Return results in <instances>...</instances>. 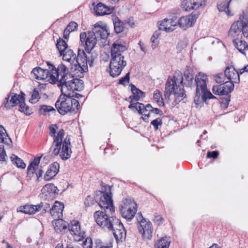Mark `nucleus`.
<instances>
[{
    "label": "nucleus",
    "instance_id": "24",
    "mask_svg": "<svg viewBox=\"0 0 248 248\" xmlns=\"http://www.w3.org/2000/svg\"><path fill=\"white\" fill-rule=\"evenodd\" d=\"M152 106L150 104L145 106L143 104H139V113H143L142 119L145 122H148V118L152 111Z\"/></svg>",
    "mask_w": 248,
    "mask_h": 248
},
{
    "label": "nucleus",
    "instance_id": "56",
    "mask_svg": "<svg viewBox=\"0 0 248 248\" xmlns=\"http://www.w3.org/2000/svg\"><path fill=\"white\" fill-rule=\"evenodd\" d=\"M140 104L141 103H140L139 102H136L135 103H130L128 108H129L132 109L133 110H134L135 111H138L139 112V104Z\"/></svg>",
    "mask_w": 248,
    "mask_h": 248
},
{
    "label": "nucleus",
    "instance_id": "20",
    "mask_svg": "<svg viewBox=\"0 0 248 248\" xmlns=\"http://www.w3.org/2000/svg\"><path fill=\"white\" fill-rule=\"evenodd\" d=\"M63 208L64 205L62 202L56 201L52 208L49 209L50 213L54 219L62 218Z\"/></svg>",
    "mask_w": 248,
    "mask_h": 248
},
{
    "label": "nucleus",
    "instance_id": "54",
    "mask_svg": "<svg viewBox=\"0 0 248 248\" xmlns=\"http://www.w3.org/2000/svg\"><path fill=\"white\" fill-rule=\"evenodd\" d=\"M84 203L86 206H90L93 204V198L90 196H88L85 200Z\"/></svg>",
    "mask_w": 248,
    "mask_h": 248
},
{
    "label": "nucleus",
    "instance_id": "62",
    "mask_svg": "<svg viewBox=\"0 0 248 248\" xmlns=\"http://www.w3.org/2000/svg\"><path fill=\"white\" fill-rule=\"evenodd\" d=\"M66 248H80L78 246H74L72 244H67Z\"/></svg>",
    "mask_w": 248,
    "mask_h": 248
},
{
    "label": "nucleus",
    "instance_id": "7",
    "mask_svg": "<svg viewBox=\"0 0 248 248\" xmlns=\"http://www.w3.org/2000/svg\"><path fill=\"white\" fill-rule=\"evenodd\" d=\"M183 78L182 76L180 78L174 76L172 78H168L165 87L164 93L165 99L169 100L171 94H173L175 97L174 102L178 104L185 97L184 90L178 84L182 83Z\"/></svg>",
    "mask_w": 248,
    "mask_h": 248
},
{
    "label": "nucleus",
    "instance_id": "35",
    "mask_svg": "<svg viewBox=\"0 0 248 248\" xmlns=\"http://www.w3.org/2000/svg\"><path fill=\"white\" fill-rule=\"evenodd\" d=\"M170 243V237H164L160 239L157 242V248H169Z\"/></svg>",
    "mask_w": 248,
    "mask_h": 248
},
{
    "label": "nucleus",
    "instance_id": "59",
    "mask_svg": "<svg viewBox=\"0 0 248 248\" xmlns=\"http://www.w3.org/2000/svg\"><path fill=\"white\" fill-rule=\"evenodd\" d=\"M154 113L156 114H162V112L161 110L157 108H154L152 107V111L151 113Z\"/></svg>",
    "mask_w": 248,
    "mask_h": 248
},
{
    "label": "nucleus",
    "instance_id": "27",
    "mask_svg": "<svg viewBox=\"0 0 248 248\" xmlns=\"http://www.w3.org/2000/svg\"><path fill=\"white\" fill-rule=\"evenodd\" d=\"M94 11L96 15L103 16L110 14L112 12L113 9L100 2L94 7Z\"/></svg>",
    "mask_w": 248,
    "mask_h": 248
},
{
    "label": "nucleus",
    "instance_id": "9",
    "mask_svg": "<svg viewBox=\"0 0 248 248\" xmlns=\"http://www.w3.org/2000/svg\"><path fill=\"white\" fill-rule=\"evenodd\" d=\"M95 58V55L93 56L91 53L87 55L83 50L78 49L74 65L79 71L86 72L88 71V64L91 67L92 66Z\"/></svg>",
    "mask_w": 248,
    "mask_h": 248
},
{
    "label": "nucleus",
    "instance_id": "31",
    "mask_svg": "<svg viewBox=\"0 0 248 248\" xmlns=\"http://www.w3.org/2000/svg\"><path fill=\"white\" fill-rule=\"evenodd\" d=\"M17 211H19L26 214L32 215L34 214L38 211L37 205H25L24 206H21L20 207V209L19 210H17Z\"/></svg>",
    "mask_w": 248,
    "mask_h": 248
},
{
    "label": "nucleus",
    "instance_id": "47",
    "mask_svg": "<svg viewBox=\"0 0 248 248\" xmlns=\"http://www.w3.org/2000/svg\"><path fill=\"white\" fill-rule=\"evenodd\" d=\"M112 245L109 243L108 245H105L102 242L97 241L95 243V248H112Z\"/></svg>",
    "mask_w": 248,
    "mask_h": 248
},
{
    "label": "nucleus",
    "instance_id": "64",
    "mask_svg": "<svg viewBox=\"0 0 248 248\" xmlns=\"http://www.w3.org/2000/svg\"><path fill=\"white\" fill-rule=\"evenodd\" d=\"M209 248H221L217 244H213Z\"/></svg>",
    "mask_w": 248,
    "mask_h": 248
},
{
    "label": "nucleus",
    "instance_id": "3",
    "mask_svg": "<svg viewBox=\"0 0 248 248\" xmlns=\"http://www.w3.org/2000/svg\"><path fill=\"white\" fill-rule=\"evenodd\" d=\"M47 64L48 66V69H43L39 67H36L32 70L31 74L33 75L34 78L37 80H47L50 83H57L58 85L59 80H64L68 77L72 78L71 75L68 74V69L63 64H60L57 68L49 62H47Z\"/></svg>",
    "mask_w": 248,
    "mask_h": 248
},
{
    "label": "nucleus",
    "instance_id": "25",
    "mask_svg": "<svg viewBox=\"0 0 248 248\" xmlns=\"http://www.w3.org/2000/svg\"><path fill=\"white\" fill-rule=\"evenodd\" d=\"M52 224L57 232H64L67 229L68 224L66 221L61 219V218L54 219L52 221Z\"/></svg>",
    "mask_w": 248,
    "mask_h": 248
},
{
    "label": "nucleus",
    "instance_id": "19",
    "mask_svg": "<svg viewBox=\"0 0 248 248\" xmlns=\"http://www.w3.org/2000/svg\"><path fill=\"white\" fill-rule=\"evenodd\" d=\"M240 71H236L232 66L227 67L224 71V75L229 81L233 83H238L240 80Z\"/></svg>",
    "mask_w": 248,
    "mask_h": 248
},
{
    "label": "nucleus",
    "instance_id": "57",
    "mask_svg": "<svg viewBox=\"0 0 248 248\" xmlns=\"http://www.w3.org/2000/svg\"><path fill=\"white\" fill-rule=\"evenodd\" d=\"M163 218L160 215L155 216L154 221L158 225H160L163 222Z\"/></svg>",
    "mask_w": 248,
    "mask_h": 248
},
{
    "label": "nucleus",
    "instance_id": "22",
    "mask_svg": "<svg viewBox=\"0 0 248 248\" xmlns=\"http://www.w3.org/2000/svg\"><path fill=\"white\" fill-rule=\"evenodd\" d=\"M59 164L57 162H54L51 164L48 168L44 175V179L46 181H49L52 179L59 172Z\"/></svg>",
    "mask_w": 248,
    "mask_h": 248
},
{
    "label": "nucleus",
    "instance_id": "63",
    "mask_svg": "<svg viewBox=\"0 0 248 248\" xmlns=\"http://www.w3.org/2000/svg\"><path fill=\"white\" fill-rule=\"evenodd\" d=\"M185 78L186 79V80H188V81H191L193 79V77L191 75V76H186L185 75Z\"/></svg>",
    "mask_w": 248,
    "mask_h": 248
},
{
    "label": "nucleus",
    "instance_id": "6",
    "mask_svg": "<svg viewBox=\"0 0 248 248\" xmlns=\"http://www.w3.org/2000/svg\"><path fill=\"white\" fill-rule=\"evenodd\" d=\"M60 134L55 142H53L51 147V154L54 155H59L63 160H66L70 158L72 153L70 138L67 136L63 139H60Z\"/></svg>",
    "mask_w": 248,
    "mask_h": 248
},
{
    "label": "nucleus",
    "instance_id": "44",
    "mask_svg": "<svg viewBox=\"0 0 248 248\" xmlns=\"http://www.w3.org/2000/svg\"><path fill=\"white\" fill-rule=\"evenodd\" d=\"M37 207L38 208V211L43 209L45 212H46L49 209L50 205L47 203L41 202L40 204L37 205Z\"/></svg>",
    "mask_w": 248,
    "mask_h": 248
},
{
    "label": "nucleus",
    "instance_id": "4",
    "mask_svg": "<svg viewBox=\"0 0 248 248\" xmlns=\"http://www.w3.org/2000/svg\"><path fill=\"white\" fill-rule=\"evenodd\" d=\"M127 49L124 42L118 40L115 41L111 48V60L109 63V73L112 77L119 76L126 65L122 53Z\"/></svg>",
    "mask_w": 248,
    "mask_h": 248
},
{
    "label": "nucleus",
    "instance_id": "26",
    "mask_svg": "<svg viewBox=\"0 0 248 248\" xmlns=\"http://www.w3.org/2000/svg\"><path fill=\"white\" fill-rule=\"evenodd\" d=\"M62 53L63 60L69 62L70 65H74L77 55L73 50L68 48Z\"/></svg>",
    "mask_w": 248,
    "mask_h": 248
},
{
    "label": "nucleus",
    "instance_id": "45",
    "mask_svg": "<svg viewBox=\"0 0 248 248\" xmlns=\"http://www.w3.org/2000/svg\"><path fill=\"white\" fill-rule=\"evenodd\" d=\"M151 124L153 125L155 130L158 129V126H161L162 124V119L158 118L152 121Z\"/></svg>",
    "mask_w": 248,
    "mask_h": 248
},
{
    "label": "nucleus",
    "instance_id": "49",
    "mask_svg": "<svg viewBox=\"0 0 248 248\" xmlns=\"http://www.w3.org/2000/svg\"><path fill=\"white\" fill-rule=\"evenodd\" d=\"M41 156L35 158L33 161H32L28 166H31L34 169L38 168V165L40 162Z\"/></svg>",
    "mask_w": 248,
    "mask_h": 248
},
{
    "label": "nucleus",
    "instance_id": "11",
    "mask_svg": "<svg viewBox=\"0 0 248 248\" xmlns=\"http://www.w3.org/2000/svg\"><path fill=\"white\" fill-rule=\"evenodd\" d=\"M138 229L142 238L144 239L150 240L152 237L153 231L151 222H147L141 214L138 219Z\"/></svg>",
    "mask_w": 248,
    "mask_h": 248
},
{
    "label": "nucleus",
    "instance_id": "32",
    "mask_svg": "<svg viewBox=\"0 0 248 248\" xmlns=\"http://www.w3.org/2000/svg\"><path fill=\"white\" fill-rule=\"evenodd\" d=\"M233 0H230L229 1H223L219 2L217 4V9L220 12H224L228 16H231L232 15L229 10L230 3Z\"/></svg>",
    "mask_w": 248,
    "mask_h": 248
},
{
    "label": "nucleus",
    "instance_id": "46",
    "mask_svg": "<svg viewBox=\"0 0 248 248\" xmlns=\"http://www.w3.org/2000/svg\"><path fill=\"white\" fill-rule=\"evenodd\" d=\"M38 98H39V92L35 89L32 93L30 102L31 103H35L38 101Z\"/></svg>",
    "mask_w": 248,
    "mask_h": 248
},
{
    "label": "nucleus",
    "instance_id": "5",
    "mask_svg": "<svg viewBox=\"0 0 248 248\" xmlns=\"http://www.w3.org/2000/svg\"><path fill=\"white\" fill-rule=\"evenodd\" d=\"M109 33L108 27L102 22H97L93 29L87 34L85 32L80 34V40L81 43H85V48L89 55L96 44L98 39L105 40Z\"/></svg>",
    "mask_w": 248,
    "mask_h": 248
},
{
    "label": "nucleus",
    "instance_id": "21",
    "mask_svg": "<svg viewBox=\"0 0 248 248\" xmlns=\"http://www.w3.org/2000/svg\"><path fill=\"white\" fill-rule=\"evenodd\" d=\"M57 187L52 184L46 185L41 190V194L46 198L52 199L55 197L57 192Z\"/></svg>",
    "mask_w": 248,
    "mask_h": 248
},
{
    "label": "nucleus",
    "instance_id": "33",
    "mask_svg": "<svg viewBox=\"0 0 248 248\" xmlns=\"http://www.w3.org/2000/svg\"><path fill=\"white\" fill-rule=\"evenodd\" d=\"M114 29L116 33H120L124 31V25L123 22L118 17H115L113 20Z\"/></svg>",
    "mask_w": 248,
    "mask_h": 248
},
{
    "label": "nucleus",
    "instance_id": "58",
    "mask_svg": "<svg viewBox=\"0 0 248 248\" xmlns=\"http://www.w3.org/2000/svg\"><path fill=\"white\" fill-rule=\"evenodd\" d=\"M43 173V170L41 169L36 168L35 170V177L37 179H38L39 177H41Z\"/></svg>",
    "mask_w": 248,
    "mask_h": 248
},
{
    "label": "nucleus",
    "instance_id": "13",
    "mask_svg": "<svg viewBox=\"0 0 248 248\" xmlns=\"http://www.w3.org/2000/svg\"><path fill=\"white\" fill-rule=\"evenodd\" d=\"M234 89V83L232 82L225 81L220 85L213 87L212 92L216 95H223L231 93Z\"/></svg>",
    "mask_w": 248,
    "mask_h": 248
},
{
    "label": "nucleus",
    "instance_id": "17",
    "mask_svg": "<svg viewBox=\"0 0 248 248\" xmlns=\"http://www.w3.org/2000/svg\"><path fill=\"white\" fill-rule=\"evenodd\" d=\"M113 235L117 242H122L126 237V231L123 224L119 220V222L115 223L113 226Z\"/></svg>",
    "mask_w": 248,
    "mask_h": 248
},
{
    "label": "nucleus",
    "instance_id": "1",
    "mask_svg": "<svg viewBox=\"0 0 248 248\" xmlns=\"http://www.w3.org/2000/svg\"><path fill=\"white\" fill-rule=\"evenodd\" d=\"M71 78L68 77L63 80L58 82V86L61 87V91L63 95H60L55 103V107L61 115H65L68 112L74 111L78 109L80 105L78 101L73 97L74 94L71 91H80L83 89L84 84L82 80L78 78Z\"/></svg>",
    "mask_w": 248,
    "mask_h": 248
},
{
    "label": "nucleus",
    "instance_id": "39",
    "mask_svg": "<svg viewBox=\"0 0 248 248\" xmlns=\"http://www.w3.org/2000/svg\"><path fill=\"white\" fill-rule=\"evenodd\" d=\"M10 140L6 130L1 125H0V142L2 143H8V141Z\"/></svg>",
    "mask_w": 248,
    "mask_h": 248
},
{
    "label": "nucleus",
    "instance_id": "38",
    "mask_svg": "<svg viewBox=\"0 0 248 248\" xmlns=\"http://www.w3.org/2000/svg\"><path fill=\"white\" fill-rule=\"evenodd\" d=\"M153 98L159 106H163L164 105L161 93L159 90H156L154 92Z\"/></svg>",
    "mask_w": 248,
    "mask_h": 248
},
{
    "label": "nucleus",
    "instance_id": "16",
    "mask_svg": "<svg viewBox=\"0 0 248 248\" xmlns=\"http://www.w3.org/2000/svg\"><path fill=\"white\" fill-rule=\"evenodd\" d=\"M206 0H184L182 7L186 11L196 10L205 5Z\"/></svg>",
    "mask_w": 248,
    "mask_h": 248
},
{
    "label": "nucleus",
    "instance_id": "53",
    "mask_svg": "<svg viewBox=\"0 0 248 248\" xmlns=\"http://www.w3.org/2000/svg\"><path fill=\"white\" fill-rule=\"evenodd\" d=\"M218 155L219 153L217 151H214L213 152H208L207 154V157H212L213 158H216L218 157Z\"/></svg>",
    "mask_w": 248,
    "mask_h": 248
},
{
    "label": "nucleus",
    "instance_id": "36",
    "mask_svg": "<svg viewBox=\"0 0 248 248\" xmlns=\"http://www.w3.org/2000/svg\"><path fill=\"white\" fill-rule=\"evenodd\" d=\"M57 48H58L60 55L62 56V52L69 48L68 47V45L65 42V41L62 39H59L57 40V43L56 44Z\"/></svg>",
    "mask_w": 248,
    "mask_h": 248
},
{
    "label": "nucleus",
    "instance_id": "48",
    "mask_svg": "<svg viewBox=\"0 0 248 248\" xmlns=\"http://www.w3.org/2000/svg\"><path fill=\"white\" fill-rule=\"evenodd\" d=\"M35 169L31 167V166H28L27 177L30 179L34 176L35 177Z\"/></svg>",
    "mask_w": 248,
    "mask_h": 248
},
{
    "label": "nucleus",
    "instance_id": "60",
    "mask_svg": "<svg viewBox=\"0 0 248 248\" xmlns=\"http://www.w3.org/2000/svg\"><path fill=\"white\" fill-rule=\"evenodd\" d=\"M158 37V34L156 32H155L152 35L151 41L153 43H155V40Z\"/></svg>",
    "mask_w": 248,
    "mask_h": 248
},
{
    "label": "nucleus",
    "instance_id": "28",
    "mask_svg": "<svg viewBox=\"0 0 248 248\" xmlns=\"http://www.w3.org/2000/svg\"><path fill=\"white\" fill-rule=\"evenodd\" d=\"M129 87H130L131 91L132 93V95L129 97L131 100L134 99L136 101H138L144 97V93L140 89L137 88L133 84H130Z\"/></svg>",
    "mask_w": 248,
    "mask_h": 248
},
{
    "label": "nucleus",
    "instance_id": "41",
    "mask_svg": "<svg viewBox=\"0 0 248 248\" xmlns=\"http://www.w3.org/2000/svg\"><path fill=\"white\" fill-rule=\"evenodd\" d=\"M202 102H204L202 99V93L200 92L199 93L196 91V95L194 99V103L196 108H200L202 107Z\"/></svg>",
    "mask_w": 248,
    "mask_h": 248
},
{
    "label": "nucleus",
    "instance_id": "55",
    "mask_svg": "<svg viewBox=\"0 0 248 248\" xmlns=\"http://www.w3.org/2000/svg\"><path fill=\"white\" fill-rule=\"evenodd\" d=\"M54 109L53 107L49 106L43 105L41 107V111H43L44 112H46L54 110Z\"/></svg>",
    "mask_w": 248,
    "mask_h": 248
},
{
    "label": "nucleus",
    "instance_id": "8",
    "mask_svg": "<svg viewBox=\"0 0 248 248\" xmlns=\"http://www.w3.org/2000/svg\"><path fill=\"white\" fill-rule=\"evenodd\" d=\"M229 36L233 39L248 37V18L244 15H241L239 19L235 21L231 26L228 32Z\"/></svg>",
    "mask_w": 248,
    "mask_h": 248
},
{
    "label": "nucleus",
    "instance_id": "30",
    "mask_svg": "<svg viewBox=\"0 0 248 248\" xmlns=\"http://www.w3.org/2000/svg\"><path fill=\"white\" fill-rule=\"evenodd\" d=\"M233 43L239 52L245 54V51L248 49V45L245 41H242L240 39H233Z\"/></svg>",
    "mask_w": 248,
    "mask_h": 248
},
{
    "label": "nucleus",
    "instance_id": "29",
    "mask_svg": "<svg viewBox=\"0 0 248 248\" xmlns=\"http://www.w3.org/2000/svg\"><path fill=\"white\" fill-rule=\"evenodd\" d=\"M58 129V126L55 124V125H51L49 127V135L51 137H53V141L55 142V139L58 138L59 136V135L61 134V135L60 136L59 139H63L64 136V130L62 129H60L58 133H56V129Z\"/></svg>",
    "mask_w": 248,
    "mask_h": 248
},
{
    "label": "nucleus",
    "instance_id": "50",
    "mask_svg": "<svg viewBox=\"0 0 248 248\" xmlns=\"http://www.w3.org/2000/svg\"><path fill=\"white\" fill-rule=\"evenodd\" d=\"M92 240L91 238H87L83 243L84 248H92Z\"/></svg>",
    "mask_w": 248,
    "mask_h": 248
},
{
    "label": "nucleus",
    "instance_id": "14",
    "mask_svg": "<svg viewBox=\"0 0 248 248\" xmlns=\"http://www.w3.org/2000/svg\"><path fill=\"white\" fill-rule=\"evenodd\" d=\"M159 29L160 30L170 32L173 31L177 26V19L174 16L170 19L165 18L158 22Z\"/></svg>",
    "mask_w": 248,
    "mask_h": 248
},
{
    "label": "nucleus",
    "instance_id": "34",
    "mask_svg": "<svg viewBox=\"0 0 248 248\" xmlns=\"http://www.w3.org/2000/svg\"><path fill=\"white\" fill-rule=\"evenodd\" d=\"M11 160L13 164L16 165L17 168L24 169L26 167V164L23 160L19 158L17 156L12 155L10 157Z\"/></svg>",
    "mask_w": 248,
    "mask_h": 248
},
{
    "label": "nucleus",
    "instance_id": "2",
    "mask_svg": "<svg viewBox=\"0 0 248 248\" xmlns=\"http://www.w3.org/2000/svg\"><path fill=\"white\" fill-rule=\"evenodd\" d=\"M101 194L98 204L101 211L95 212L94 217L97 224L101 228L110 231L113 229V225L119 222V219L112 216L114 207L111 197V187L105 186V191L101 192Z\"/></svg>",
    "mask_w": 248,
    "mask_h": 248
},
{
    "label": "nucleus",
    "instance_id": "42",
    "mask_svg": "<svg viewBox=\"0 0 248 248\" xmlns=\"http://www.w3.org/2000/svg\"><path fill=\"white\" fill-rule=\"evenodd\" d=\"M78 24L75 22H71L65 29V32L69 33L77 29Z\"/></svg>",
    "mask_w": 248,
    "mask_h": 248
},
{
    "label": "nucleus",
    "instance_id": "40",
    "mask_svg": "<svg viewBox=\"0 0 248 248\" xmlns=\"http://www.w3.org/2000/svg\"><path fill=\"white\" fill-rule=\"evenodd\" d=\"M19 110L26 115H30L32 113V109L24 103V100L19 105Z\"/></svg>",
    "mask_w": 248,
    "mask_h": 248
},
{
    "label": "nucleus",
    "instance_id": "43",
    "mask_svg": "<svg viewBox=\"0 0 248 248\" xmlns=\"http://www.w3.org/2000/svg\"><path fill=\"white\" fill-rule=\"evenodd\" d=\"M130 80V73L128 72L127 73L126 75L122 78H121L119 80V84L123 85L124 86H125L126 85H127Z\"/></svg>",
    "mask_w": 248,
    "mask_h": 248
},
{
    "label": "nucleus",
    "instance_id": "37",
    "mask_svg": "<svg viewBox=\"0 0 248 248\" xmlns=\"http://www.w3.org/2000/svg\"><path fill=\"white\" fill-rule=\"evenodd\" d=\"M127 213L125 214H124V213H121L122 217L126 219L127 220H131L132 219L133 217H134L135 214L137 212V206L131 207V208L129 210H127Z\"/></svg>",
    "mask_w": 248,
    "mask_h": 248
},
{
    "label": "nucleus",
    "instance_id": "51",
    "mask_svg": "<svg viewBox=\"0 0 248 248\" xmlns=\"http://www.w3.org/2000/svg\"><path fill=\"white\" fill-rule=\"evenodd\" d=\"M6 156V154L4 147L0 145V161H5Z\"/></svg>",
    "mask_w": 248,
    "mask_h": 248
},
{
    "label": "nucleus",
    "instance_id": "61",
    "mask_svg": "<svg viewBox=\"0 0 248 248\" xmlns=\"http://www.w3.org/2000/svg\"><path fill=\"white\" fill-rule=\"evenodd\" d=\"M245 72H248V64L240 70V74H242Z\"/></svg>",
    "mask_w": 248,
    "mask_h": 248
},
{
    "label": "nucleus",
    "instance_id": "52",
    "mask_svg": "<svg viewBox=\"0 0 248 248\" xmlns=\"http://www.w3.org/2000/svg\"><path fill=\"white\" fill-rule=\"evenodd\" d=\"M215 80L218 83L222 84L225 82L224 80V76L221 74H218L215 77Z\"/></svg>",
    "mask_w": 248,
    "mask_h": 248
},
{
    "label": "nucleus",
    "instance_id": "23",
    "mask_svg": "<svg viewBox=\"0 0 248 248\" xmlns=\"http://www.w3.org/2000/svg\"><path fill=\"white\" fill-rule=\"evenodd\" d=\"M137 204L135 201L130 198H126L124 199L120 205L121 213H124L125 215L127 212V210H129L131 207L136 206Z\"/></svg>",
    "mask_w": 248,
    "mask_h": 248
},
{
    "label": "nucleus",
    "instance_id": "15",
    "mask_svg": "<svg viewBox=\"0 0 248 248\" xmlns=\"http://www.w3.org/2000/svg\"><path fill=\"white\" fill-rule=\"evenodd\" d=\"M24 100H25L24 96L11 93L9 96L5 98V101L4 102L3 105L5 108L8 109L17 104L19 105Z\"/></svg>",
    "mask_w": 248,
    "mask_h": 248
},
{
    "label": "nucleus",
    "instance_id": "18",
    "mask_svg": "<svg viewBox=\"0 0 248 248\" xmlns=\"http://www.w3.org/2000/svg\"><path fill=\"white\" fill-rule=\"evenodd\" d=\"M198 16L196 14H190L186 16H182L177 20V26L181 28L186 30L194 23Z\"/></svg>",
    "mask_w": 248,
    "mask_h": 248
},
{
    "label": "nucleus",
    "instance_id": "10",
    "mask_svg": "<svg viewBox=\"0 0 248 248\" xmlns=\"http://www.w3.org/2000/svg\"><path fill=\"white\" fill-rule=\"evenodd\" d=\"M208 78L206 74L203 73H199L195 78L196 83V91L199 93H202V99L206 102L207 99H215L216 97L214 96L207 89V82Z\"/></svg>",
    "mask_w": 248,
    "mask_h": 248
},
{
    "label": "nucleus",
    "instance_id": "12",
    "mask_svg": "<svg viewBox=\"0 0 248 248\" xmlns=\"http://www.w3.org/2000/svg\"><path fill=\"white\" fill-rule=\"evenodd\" d=\"M68 230L76 241H81L85 237V232L81 229L79 222L77 220L71 221L68 225Z\"/></svg>",
    "mask_w": 248,
    "mask_h": 248
}]
</instances>
